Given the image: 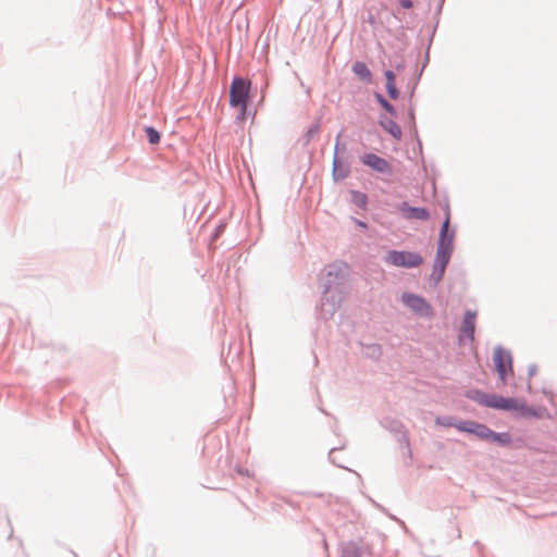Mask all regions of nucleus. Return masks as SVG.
Masks as SVG:
<instances>
[{
  "mask_svg": "<svg viewBox=\"0 0 557 557\" xmlns=\"http://www.w3.org/2000/svg\"><path fill=\"white\" fill-rule=\"evenodd\" d=\"M250 92V82L242 77H235L230 88V104L238 109L239 117L245 119L247 111V103Z\"/></svg>",
  "mask_w": 557,
  "mask_h": 557,
  "instance_id": "obj_1",
  "label": "nucleus"
},
{
  "mask_svg": "<svg viewBox=\"0 0 557 557\" xmlns=\"http://www.w3.org/2000/svg\"><path fill=\"white\" fill-rule=\"evenodd\" d=\"M457 430L461 432H467L476 435L478 437L482 440L490 438V435H492V430L488 429L484 424H480L474 421H459L457 425Z\"/></svg>",
  "mask_w": 557,
  "mask_h": 557,
  "instance_id": "obj_7",
  "label": "nucleus"
},
{
  "mask_svg": "<svg viewBox=\"0 0 557 557\" xmlns=\"http://www.w3.org/2000/svg\"><path fill=\"white\" fill-rule=\"evenodd\" d=\"M352 72L361 79H364L367 82H370L371 79V72L368 69L367 64L363 62H355L352 65Z\"/></svg>",
  "mask_w": 557,
  "mask_h": 557,
  "instance_id": "obj_14",
  "label": "nucleus"
},
{
  "mask_svg": "<svg viewBox=\"0 0 557 557\" xmlns=\"http://www.w3.org/2000/svg\"><path fill=\"white\" fill-rule=\"evenodd\" d=\"M342 557H360V556L355 548H349L343 553Z\"/></svg>",
  "mask_w": 557,
  "mask_h": 557,
  "instance_id": "obj_22",
  "label": "nucleus"
},
{
  "mask_svg": "<svg viewBox=\"0 0 557 557\" xmlns=\"http://www.w3.org/2000/svg\"><path fill=\"white\" fill-rule=\"evenodd\" d=\"M448 225H449V218H447L442 226V230H441V239L440 240H445V242H448L449 238H447V232H448Z\"/></svg>",
  "mask_w": 557,
  "mask_h": 557,
  "instance_id": "obj_21",
  "label": "nucleus"
},
{
  "mask_svg": "<svg viewBox=\"0 0 557 557\" xmlns=\"http://www.w3.org/2000/svg\"><path fill=\"white\" fill-rule=\"evenodd\" d=\"M467 397L474 400L475 403L490 407L493 409L502 410V406L504 403V398L500 395L497 394H487L479 389H473L468 392Z\"/></svg>",
  "mask_w": 557,
  "mask_h": 557,
  "instance_id": "obj_4",
  "label": "nucleus"
},
{
  "mask_svg": "<svg viewBox=\"0 0 557 557\" xmlns=\"http://www.w3.org/2000/svg\"><path fill=\"white\" fill-rule=\"evenodd\" d=\"M350 195H351V201L359 208L361 209H364L366 206H367V202H368V197L366 194L363 193H360V191H356V190H351L350 191Z\"/></svg>",
  "mask_w": 557,
  "mask_h": 557,
  "instance_id": "obj_16",
  "label": "nucleus"
},
{
  "mask_svg": "<svg viewBox=\"0 0 557 557\" xmlns=\"http://www.w3.org/2000/svg\"><path fill=\"white\" fill-rule=\"evenodd\" d=\"M435 423L441 426H445V428L454 426L457 429L459 421L456 422L451 417H437L435 419Z\"/></svg>",
  "mask_w": 557,
  "mask_h": 557,
  "instance_id": "obj_18",
  "label": "nucleus"
},
{
  "mask_svg": "<svg viewBox=\"0 0 557 557\" xmlns=\"http://www.w3.org/2000/svg\"><path fill=\"white\" fill-rule=\"evenodd\" d=\"M384 75L386 78V89H387L389 97L392 99H397L399 96V91L397 90L396 85H395V78H396L395 74L391 70H387V71H385Z\"/></svg>",
  "mask_w": 557,
  "mask_h": 557,
  "instance_id": "obj_12",
  "label": "nucleus"
},
{
  "mask_svg": "<svg viewBox=\"0 0 557 557\" xmlns=\"http://www.w3.org/2000/svg\"><path fill=\"white\" fill-rule=\"evenodd\" d=\"M379 103L391 114H395L393 106L386 101L381 95L376 96Z\"/></svg>",
  "mask_w": 557,
  "mask_h": 557,
  "instance_id": "obj_20",
  "label": "nucleus"
},
{
  "mask_svg": "<svg viewBox=\"0 0 557 557\" xmlns=\"http://www.w3.org/2000/svg\"><path fill=\"white\" fill-rule=\"evenodd\" d=\"M451 250V237L448 239V242L440 240L434 263V270L438 271V277H441L445 271L446 264L450 258Z\"/></svg>",
  "mask_w": 557,
  "mask_h": 557,
  "instance_id": "obj_6",
  "label": "nucleus"
},
{
  "mask_svg": "<svg viewBox=\"0 0 557 557\" xmlns=\"http://www.w3.org/2000/svg\"><path fill=\"white\" fill-rule=\"evenodd\" d=\"M400 5L404 9H410L412 8V2L410 0H400Z\"/></svg>",
  "mask_w": 557,
  "mask_h": 557,
  "instance_id": "obj_23",
  "label": "nucleus"
},
{
  "mask_svg": "<svg viewBox=\"0 0 557 557\" xmlns=\"http://www.w3.org/2000/svg\"><path fill=\"white\" fill-rule=\"evenodd\" d=\"M361 161L364 165L370 166L377 172L386 173L391 171L388 162L374 153L364 154L361 158Z\"/></svg>",
  "mask_w": 557,
  "mask_h": 557,
  "instance_id": "obj_10",
  "label": "nucleus"
},
{
  "mask_svg": "<svg viewBox=\"0 0 557 557\" xmlns=\"http://www.w3.org/2000/svg\"><path fill=\"white\" fill-rule=\"evenodd\" d=\"M502 410L505 411H515L519 417L524 419H542L549 417L546 408L540 407V408H533L530 407L519 398H512V397H505L504 403L502 406Z\"/></svg>",
  "mask_w": 557,
  "mask_h": 557,
  "instance_id": "obj_2",
  "label": "nucleus"
},
{
  "mask_svg": "<svg viewBox=\"0 0 557 557\" xmlns=\"http://www.w3.org/2000/svg\"><path fill=\"white\" fill-rule=\"evenodd\" d=\"M488 441L497 442L502 445H509L511 443V437L508 433H495L492 431V435H490Z\"/></svg>",
  "mask_w": 557,
  "mask_h": 557,
  "instance_id": "obj_17",
  "label": "nucleus"
},
{
  "mask_svg": "<svg viewBox=\"0 0 557 557\" xmlns=\"http://www.w3.org/2000/svg\"><path fill=\"white\" fill-rule=\"evenodd\" d=\"M401 211L407 219L428 220L430 218L426 209L409 207L406 203L403 205Z\"/></svg>",
  "mask_w": 557,
  "mask_h": 557,
  "instance_id": "obj_11",
  "label": "nucleus"
},
{
  "mask_svg": "<svg viewBox=\"0 0 557 557\" xmlns=\"http://www.w3.org/2000/svg\"><path fill=\"white\" fill-rule=\"evenodd\" d=\"M475 318L476 312L467 311L465 314V319L462 321L461 330H460V339L465 338L473 342L474 339V331H475Z\"/></svg>",
  "mask_w": 557,
  "mask_h": 557,
  "instance_id": "obj_9",
  "label": "nucleus"
},
{
  "mask_svg": "<svg viewBox=\"0 0 557 557\" xmlns=\"http://www.w3.org/2000/svg\"><path fill=\"white\" fill-rule=\"evenodd\" d=\"M380 124L394 138L399 139L401 137V129L393 120L384 119L380 121Z\"/></svg>",
  "mask_w": 557,
  "mask_h": 557,
  "instance_id": "obj_13",
  "label": "nucleus"
},
{
  "mask_svg": "<svg viewBox=\"0 0 557 557\" xmlns=\"http://www.w3.org/2000/svg\"><path fill=\"white\" fill-rule=\"evenodd\" d=\"M384 261L398 268H417L422 263L423 259L417 252L389 250L385 255Z\"/></svg>",
  "mask_w": 557,
  "mask_h": 557,
  "instance_id": "obj_3",
  "label": "nucleus"
},
{
  "mask_svg": "<svg viewBox=\"0 0 557 557\" xmlns=\"http://www.w3.org/2000/svg\"><path fill=\"white\" fill-rule=\"evenodd\" d=\"M493 361L496 368V371L499 374V379L503 384L506 383L507 375L511 372V356L509 352L505 351L502 348H497L493 355Z\"/></svg>",
  "mask_w": 557,
  "mask_h": 557,
  "instance_id": "obj_5",
  "label": "nucleus"
},
{
  "mask_svg": "<svg viewBox=\"0 0 557 557\" xmlns=\"http://www.w3.org/2000/svg\"><path fill=\"white\" fill-rule=\"evenodd\" d=\"M403 301L410 307L412 310L417 311L423 315L431 314V307L429 304L421 297L413 294H404Z\"/></svg>",
  "mask_w": 557,
  "mask_h": 557,
  "instance_id": "obj_8",
  "label": "nucleus"
},
{
  "mask_svg": "<svg viewBox=\"0 0 557 557\" xmlns=\"http://www.w3.org/2000/svg\"><path fill=\"white\" fill-rule=\"evenodd\" d=\"M145 131H146V134H147V137H148V141L151 145L159 144V141H160V134H159V132L157 129H154L151 126H148V127L145 128Z\"/></svg>",
  "mask_w": 557,
  "mask_h": 557,
  "instance_id": "obj_19",
  "label": "nucleus"
},
{
  "mask_svg": "<svg viewBox=\"0 0 557 557\" xmlns=\"http://www.w3.org/2000/svg\"><path fill=\"white\" fill-rule=\"evenodd\" d=\"M348 168L335 157L333 161V175L335 180L345 178L348 175Z\"/></svg>",
  "mask_w": 557,
  "mask_h": 557,
  "instance_id": "obj_15",
  "label": "nucleus"
}]
</instances>
